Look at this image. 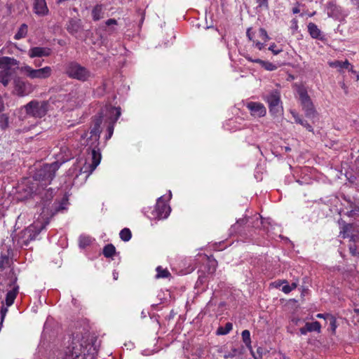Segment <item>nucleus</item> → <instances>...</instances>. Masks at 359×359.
<instances>
[{"label":"nucleus","mask_w":359,"mask_h":359,"mask_svg":"<svg viewBox=\"0 0 359 359\" xmlns=\"http://www.w3.org/2000/svg\"><path fill=\"white\" fill-rule=\"evenodd\" d=\"M104 111H105V108L102 109L100 112L93 116L90 137L88 139V141H92L88 149L91 150L92 156V163L90 165V172L96 168L101 161V153L98 146L100 144V135L102 132L100 127L102 123L103 118L105 116Z\"/></svg>","instance_id":"obj_1"},{"label":"nucleus","mask_w":359,"mask_h":359,"mask_svg":"<svg viewBox=\"0 0 359 359\" xmlns=\"http://www.w3.org/2000/svg\"><path fill=\"white\" fill-rule=\"evenodd\" d=\"M60 165L61 163L58 161H55L50 164H43L39 169L36 170L33 178L35 181L39 182L42 187H46L50 184Z\"/></svg>","instance_id":"obj_2"},{"label":"nucleus","mask_w":359,"mask_h":359,"mask_svg":"<svg viewBox=\"0 0 359 359\" xmlns=\"http://www.w3.org/2000/svg\"><path fill=\"white\" fill-rule=\"evenodd\" d=\"M49 106V100H33L25 104L23 108L25 109L27 115L34 118H42L46 115Z\"/></svg>","instance_id":"obj_3"},{"label":"nucleus","mask_w":359,"mask_h":359,"mask_svg":"<svg viewBox=\"0 0 359 359\" xmlns=\"http://www.w3.org/2000/svg\"><path fill=\"white\" fill-rule=\"evenodd\" d=\"M65 73L69 77L83 82L88 81L91 76V73L87 68L74 61L67 65Z\"/></svg>","instance_id":"obj_4"},{"label":"nucleus","mask_w":359,"mask_h":359,"mask_svg":"<svg viewBox=\"0 0 359 359\" xmlns=\"http://www.w3.org/2000/svg\"><path fill=\"white\" fill-rule=\"evenodd\" d=\"M121 114V107H113L111 104L105 106V121L108 123L107 127V135L106 140H109L114 133V126Z\"/></svg>","instance_id":"obj_5"},{"label":"nucleus","mask_w":359,"mask_h":359,"mask_svg":"<svg viewBox=\"0 0 359 359\" xmlns=\"http://www.w3.org/2000/svg\"><path fill=\"white\" fill-rule=\"evenodd\" d=\"M298 94L302 109L306 117L310 119H314L317 117L318 113L314 107L313 103L309 97L307 90L305 88H299Z\"/></svg>","instance_id":"obj_6"},{"label":"nucleus","mask_w":359,"mask_h":359,"mask_svg":"<svg viewBox=\"0 0 359 359\" xmlns=\"http://www.w3.org/2000/svg\"><path fill=\"white\" fill-rule=\"evenodd\" d=\"M48 222L41 224H34L26 229L22 233V245L27 246L30 241H34L36 237L46 228Z\"/></svg>","instance_id":"obj_7"},{"label":"nucleus","mask_w":359,"mask_h":359,"mask_svg":"<svg viewBox=\"0 0 359 359\" xmlns=\"http://www.w3.org/2000/svg\"><path fill=\"white\" fill-rule=\"evenodd\" d=\"M266 102L269 104V112L273 116H278L283 111L281 105L280 95L278 90H273L266 97Z\"/></svg>","instance_id":"obj_8"},{"label":"nucleus","mask_w":359,"mask_h":359,"mask_svg":"<svg viewBox=\"0 0 359 359\" xmlns=\"http://www.w3.org/2000/svg\"><path fill=\"white\" fill-rule=\"evenodd\" d=\"M22 71L27 74V76L30 79H46L51 74V68L50 67H45L43 68L34 69L29 66H25L22 68Z\"/></svg>","instance_id":"obj_9"},{"label":"nucleus","mask_w":359,"mask_h":359,"mask_svg":"<svg viewBox=\"0 0 359 359\" xmlns=\"http://www.w3.org/2000/svg\"><path fill=\"white\" fill-rule=\"evenodd\" d=\"M13 83L15 91L20 97L25 96L33 90L32 84L20 77H15Z\"/></svg>","instance_id":"obj_10"},{"label":"nucleus","mask_w":359,"mask_h":359,"mask_svg":"<svg viewBox=\"0 0 359 359\" xmlns=\"http://www.w3.org/2000/svg\"><path fill=\"white\" fill-rule=\"evenodd\" d=\"M83 27L81 20L75 18H70L65 26L68 33L76 38H78V34L83 29Z\"/></svg>","instance_id":"obj_11"},{"label":"nucleus","mask_w":359,"mask_h":359,"mask_svg":"<svg viewBox=\"0 0 359 359\" xmlns=\"http://www.w3.org/2000/svg\"><path fill=\"white\" fill-rule=\"evenodd\" d=\"M247 108L250 111L251 115L255 116L263 117L266 113L265 107L260 102H248Z\"/></svg>","instance_id":"obj_12"},{"label":"nucleus","mask_w":359,"mask_h":359,"mask_svg":"<svg viewBox=\"0 0 359 359\" xmlns=\"http://www.w3.org/2000/svg\"><path fill=\"white\" fill-rule=\"evenodd\" d=\"M155 210L157 212V217L159 218H166L170 212V207L164 203L163 196L158 198Z\"/></svg>","instance_id":"obj_13"},{"label":"nucleus","mask_w":359,"mask_h":359,"mask_svg":"<svg viewBox=\"0 0 359 359\" xmlns=\"http://www.w3.org/2000/svg\"><path fill=\"white\" fill-rule=\"evenodd\" d=\"M52 53V50L48 47L36 46L31 48L29 50L28 55L30 57H48Z\"/></svg>","instance_id":"obj_14"},{"label":"nucleus","mask_w":359,"mask_h":359,"mask_svg":"<svg viewBox=\"0 0 359 359\" xmlns=\"http://www.w3.org/2000/svg\"><path fill=\"white\" fill-rule=\"evenodd\" d=\"M18 189V193L22 195V199H27L29 197H32L33 195L37 194V189L33 183L31 185H22L19 187Z\"/></svg>","instance_id":"obj_15"},{"label":"nucleus","mask_w":359,"mask_h":359,"mask_svg":"<svg viewBox=\"0 0 359 359\" xmlns=\"http://www.w3.org/2000/svg\"><path fill=\"white\" fill-rule=\"evenodd\" d=\"M34 13L40 16L47 15L49 12L46 0H34Z\"/></svg>","instance_id":"obj_16"},{"label":"nucleus","mask_w":359,"mask_h":359,"mask_svg":"<svg viewBox=\"0 0 359 359\" xmlns=\"http://www.w3.org/2000/svg\"><path fill=\"white\" fill-rule=\"evenodd\" d=\"M327 15L330 18L337 19L342 14V8L334 2L330 1L327 4Z\"/></svg>","instance_id":"obj_17"},{"label":"nucleus","mask_w":359,"mask_h":359,"mask_svg":"<svg viewBox=\"0 0 359 359\" xmlns=\"http://www.w3.org/2000/svg\"><path fill=\"white\" fill-rule=\"evenodd\" d=\"M307 27L308 32L313 39H318L320 41L325 40L324 35L322 34V32L315 23L309 22Z\"/></svg>","instance_id":"obj_18"},{"label":"nucleus","mask_w":359,"mask_h":359,"mask_svg":"<svg viewBox=\"0 0 359 359\" xmlns=\"http://www.w3.org/2000/svg\"><path fill=\"white\" fill-rule=\"evenodd\" d=\"M41 194L40 204L43 206V208H46L52 201L54 196V189L49 188L43 191Z\"/></svg>","instance_id":"obj_19"},{"label":"nucleus","mask_w":359,"mask_h":359,"mask_svg":"<svg viewBox=\"0 0 359 359\" xmlns=\"http://www.w3.org/2000/svg\"><path fill=\"white\" fill-rule=\"evenodd\" d=\"M18 61L13 57L4 56L0 57V68L6 69L11 68V66H15L18 65Z\"/></svg>","instance_id":"obj_20"},{"label":"nucleus","mask_w":359,"mask_h":359,"mask_svg":"<svg viewBox=\"0 0 359 359\" xmlns=\"http://www.w3.org/2000/svg\"><path fill=\"white\" fill-rule=\"evenodd\" d=\"M208 281V276L205 275V273L203 271L201 272L199 274L198 280L196 283L195 287L198 289H201L202 291L206 290L207 285L206 283Z\"/></svg>","instance_id":"obj_21"},{"label":"nucleus","mask_w":359,"mask_h":359,"mask_svg":"<svg viewBox=\"0 0 359 359\" xmlns=\"http://www.w3.org/2000/svg\"><path fill=\"white\" fill-rule=\"evenodd\" d=\"M11 75L12 74L11 68H6V69L1 70L0 83H1L4 86H7L10 82Z\"/></svg>","instance_id":"obj_22"},{"label":"nucleus","mask_w":359,"mask_h":359,"mask_svg":"<svg viewBox=\"0 0 359 359\" xmlns=\"http://www.w3.org/2000/svg\"><path fill=\"white\" fill-rule=\"evenodd\" d=\"M18 285H15L11 290L7 292L6 296V304L7 306H10L13 304L18 292Z\"/></svg>","instance_id":"obj_23"},{"label":"nucleus","mask_w":359,"mask_h":359,"mask_svg":"<svg viewBox=\"0 0 359 359\" xmlns=\"http://www.w3.org/2000/svg\"><path fill=\"white\" fill-rule=\"evenodd\" d=\"M248 222V217H245L237 220L236 223L231 226V232L240 233L243 231L244 225Z\"/></svg>","instance_id":"obj_24"},{"label":"nucleus","mask_w":359,"mask_h":359,"mask_svg":"<svg viewBox=\"0 0 359 359\" xmlns=\"http://www.w3.org/2000/svg\"><path fill=\"white\" fill-rule=\"evenodd\" d=\"M81 348L74 346H69L65 352L66 359H77L81 355Z\"/></svg>","instance_id":"obj_25"},{"label":"nucleus","mask_w":359,"mask_h":359,"mask_svg":"<svg viewBox=\"0 0 359 359\" xmlns=\"http://www.w3.org/2000/svg\"><path fill=\"white\" fill-rule=\"evenodd\" d=\"M13 264V259L8 255L1 254L0 256V271H3L6 267H11Z\"/></svg>","instance_id":"obj_26"},{"label":"nucleus","mask_w":359,"mask_h":359,"mask_svg":"<svg viewBox=\"0 0 359 359\" xmlns=\"http://www.w3.org/2000/svg\"><path fill=\"white\" fill-rule=\"evenodd\" d=\"M116 248L111 243L106 245L103 248L102 253L104 256L107 258H111L116 254Z\"/></svg>","instance_id":"obj_27"},{"label":"nucleus","mask_w":359,"mask_h":359,"mask_svg":"<svg viewBox=\"0 0 359 359\" xmlns=\"http://www.w3.org/2000/svg\"><path fill=\"white\" fill-rule=\"evenodd\" d=\"M255 61V63L259 64L262 66V67H263L267 71H273L277 69L278 68V67L276 65L269 61H264L259 58H257Z\"/></svg>","instance_id":"obj_28"},{"label":"nucleus","mask_w":359,"mask_h":359,"mask_svg":"<svg viewBox=\"0 0 359 359\" xmlns=\"http://www.w3.org/2000/svg\"><path fill=\"white\" fill-rule=\"evenodd\" d=\"M349 208L351 210L347 211L345 215H346L349 217H355L359 216V207L357 206L353 202L351 201H348Z\"/></svg>","instance_id":"obj_29"},{"label":"nucleus","mask_w":359,"mask_h":359,"mask_svg":"<svg viewBox=\"0 0 359 359\" xmlns=\"http://www.w3.org/2000/svg\"><path fill=\"white\" fill-rule=\"evenodd\" d=\"M28 26L25 23H23L19 27L18 32L15 33L14 36V39L16 40H19L20 39L25 38L27 34Z\"/></svg>","instance_id":"obj_30"},{"label":"nucleus","mask_w":359,"mask_h":359,"mask_svg":"<svg viewBox=\"0 0 359 359\" xmlns=\"http://www.w3.org/2000/svg\"><path fill=\"white\" fill-rule=\"evenodd\" d=\"M305 327L308 332H317L318 333L320 332L321 325L318 321L306 323L305 324Z\"/></svg>","instance_id":"obj_31"},{"label":"nucleus","mask_w":359,"mask_h":359,"mask_svg":"<svg viewBox=\"0 0 359 359\" xmlns=\"http://www.w3.org/2000/svg\"><path fill=\"white\" fill-rule=\"evenodd\" d=\"M233 328V324L231 323H226L224 327L220 326L217 328L216 334L217 335H225L228 334Z\"/></svg>","instance_id":"obj_32"},{"label":"nucleus","mask_w":359,"mask_h":359,"mask_svg":"<svg viewBox=\"0 0 359 359\" xmlns=\"http://www.w3.org/2000/svg\"><path fill=\"white\" fill-rule=\"evenodd\" d=\"M242 339L243 343L245 344L246 347L251 350L252 346H251V339H250V332L248 330H245L241 333Z\"/></svg>","instance_id":"obj_33"},{"label":"nucleus","mask_w":359,"mask_h":359,"mask_svg":"<svg viewBox=\"0 0 359 359\" xmlns=\"http://www.w3.org/2000/svg\"><path fill=\"white\" fill-rule=\"evenodd\" d=\"M92 243L91 237L88 236H81L79 240V245L80 248L84 249L87 246L90 245Z\"/></svg>","instance_id":"obj_34"},{"label":"nucleus","mask_w":359,"mask_h":359,"mask_svg":"<svg viewBox=\"0 0 359 359\" xmlns=\"http://www.w3.org/2000/svg\"><path fill=\"white\" fill-rule=\"evenodd\" d=\"M8 278L9 280L8 286L14 287L16 285L18 277L13 268H11L8 273Z\"/></svg>","instance_id":"obj_35"},{"label":"nucleus","mask_w":359,"mask_h":359,"mask_svg":"<svg viewBox=\"0 0 359 359\" xmlns=\"http://www.w3.org/2000/svg\"><path fill=\"white\" fill-rule=\"evenodd\" d=\"M156 270L157 272L156 275V278H168L171 276L170 273L168 271V269H164L160 266H158Z\"/></svg>","instance_id":"obj_36"},{"label":"nucleus","mask_w":359,"mask_h":359,"mask_svg":"<svg viewBox=\"0 0 359 359\" xmlns=\"http://www.w3.org/2000/svg\"><path fill=\"white\" fill-rule=\"evenodd\" d=\"M92 16L94 21L100 20L102 17V6L96 5L92 11Z\"/></svg>","instance_id":"obj_37"},{"label":"nucleus","mask_w":359,"mask_h":359,"mask_svg":"<svg viewBox=\"0 0 359 359\" xmlns=\"http://www.w3.org/2000/svg\"><path fill=\"white\" fill-rule=\"evenodd\" d=\"M120 238L123 241H129L132 237V233L128 228L123 229L119 233Z\"/></svg>","instance_id":"obj_38"},{"label":"nucleus","mask_w":359,"mask_h":359,"mask_svg":"<svg viewBox=\"0 0 359 359\" xmlns=\"http://www.w3.org/2000/svg\"><path fill=\"white\" fill-rule=\"evenodd\" d=\"M9 126L8 116L6 114L0 115V128L2 130H6Z\"/></svg>","instance_id":"obj_39"},{"label":"nucleus","mask_w":359,"mask_h":359,"mask_svg":"<svg viewBox=\"0 0 359 359\" xmlns=\"http://www.w3.org/2000/svg\"><path fill=\"white\" fill-rule=\"evenodd\" d=\"M68 203V198L67 196H65L62 199L61 201L59 203L58 205H57L55 208L56 212L63 210L66 209V205Z\"/></svg>","instance_id":"obj_40"},{"label":"nucleus","mask_w":359,"mask_h":359,"mask_svg":"<svg viewBox=\"0 0 359 359\" xmlns=\"http://www.w3.org/2000/svg\"><path fill=\"white\" fill-rule=\"evenodd\" d=\"M327 320H329V322H330V329H331L332 333H335V330L337 327L336 318L333 315L331 314V316H328Z\"/></svg>","instance_id":"obj_41"},{"label":"nucleus","mask_w":359,"mask_h":359,"mask_svg":"<svg viewBox=\"0 0 359 359\" xmlns=\"http://www.w3.org/2000/svg\"><path fill=\"white\" fill-rule=\"evenodd\" d=\"M351 228H352V224H348L346 222H343V225H342L340 233L343 234V238H345L347 236L346 233L350 231V229Z\"/></svg>","instance_id":"obj_42"},{"label":"nucleus","mask_w":359,"mask_h":359,"mask_svg":"<svg viewBox=\"0 0 359 359\" xmlns=\"http://www.w3.org/2000/svg\"><path fill=\"white\" fill-rule=\"evenodd\" d=\"M252 356L254 357L255 359H262V356H263V354L264 353V348H262V347H258L257 348V355H255L252 350H250Z\"/></svg>","instance_id":"obj_43"},{"label":"nucleus","mask_w":359,"mask_h":359,"mask_svg":"<svg viewBox=\"0 0 359 359\" xmlns=\"http://www.w3.org/2000/svg\"><path fill=\"white\" fill-rule=\"evenodd\" d=\"M357 245L355 243H351L348 249L351 255L353 257H359V252H357Z\"/></svg>","instance_id":"obj_44"},{"label":"nucleus","mask_w":359,"mask_h":359,"mask_svg":"<svg viewBox=\"0 0 359 359\" xmlns=\"http://www.w3.org/2000/svg\"><path fill=\"white\" fill-rule=\"evenodd\" d=\"M259 36L264 40V41H268L270 39V37L269 36L267 32L264 28H259Z\"/></svg>","instance_id":"obj_45"},{"label":"nucleus","mask_w":359,"mask_h":359,"mask_svg":"<svg viewBox=\"0 0 359 359\" xmlns=\"http://www.w3.org/2000/svg\"><path fill=\"white\" fill-rule=\"evenodd\" d=\"M237 353H238V349L236 348H232L231 350L229 353H226L224 357L226 359L229 358H232L236 355Z\"/></svg>","instance_id":"obj_46"},{"label":"nucleus","mask_w":359,"mask_h":359,"mask_svg":"<svg viewBox=\"0 0 359 359\" xmlns=\"http://www.w3.org/2000/svg\"><path fill=\"white\" fill-rule=\"evenodd\" d=\"M259 8H269V0H256Z\"/></svg>","instance_id":"obj_47"},{"label":"nucleus","mask_w":359,"mask_h":359,"mask_svg":"<svg viewBox=\"0 0 359 359\" xmlns=\"http://www.w3.org/2000/svg\"><path fill=\"white\" fill-rule=\"evenodd\" d=\"M303 127H304L308 131L313 133V128L311 124L308 123L307 121L303 120L302 123H301Z\"/></svg>","instance_id":"obj_48"},{"label":"nucleus","mask_w":359,"mask_h":359,"mask_svg":"<svg viewBox=\"0 0 359 359\" xmlns=\"http://www.w3.org/2000/svg\"><path fill=\"white\" fill-rule=\"evenodd\" d=\"M282 283H285V285L283 286L282 291L285 292V294L290 293L292 290L290 288V285L287 284V282L286 280H283Z\"/></svg>","instance_id":"obj_49"},{"label":"nucleus","mask_w":359,"mask_h":359,"mask_svg":"<svg viewBox=\"0 0 359 359\" xmlns=\"http://www.w3.org/2000/svg\"><path fill=\"white\" fill-rule=\"evenodd\" d=\"M276 45L274 43H272L269 47V50H271L273 53V55H278V53H280L282 51L281 49H276Z\"/></svg>","instance_id":"obj_50"},{"label":"nucleus","mask_w":359,"mask_h":359,"mask_svg":"<svg viewBox=\"0 0 359 359\" xmlns=\"http://www.w3.org/2000/svg\"><path fill=\"white\" fill-rule=\"evenodd\" d=\"M339 65L344 69H349V67L351 66V65L348 62V60H345L344 62H337Z\"/></svg>","instance_id":"obj_51"},{"label":"nucleus","mask_w":359,"mask_h":359,"mask_svg":"<svg viewBox=\"0 0 359 359\" xmlns=\"http://www.w3.org/2000/svg\"><path fill=\"white\" fill-rule=\"evenodd\" d=\"M292 116L294 118V121L297 123L301 124L302 123V121L304 120L302 118H301L297 114L292 112Z\"/></svg>","instance_id":"obj_52"},{"label":"nucleus","mask_w":359,"mask_h":359,"mask_svg":"<svg viewBox=\"0 0 359 359\" xmlns=\"http://www.w3.org/2000/svg\"><path fill=\"white\" fill-rule=\"evenodd\" d=\"M116 24H117L116 20L113 18H110L105 22V25L107 26H111L112 25H116Z\"/></svg>","instance_id":"obj_53"},{"label":"nucleus","mask_w":359,"mask_h":359,"mask_svg":"<svg viewBox=\"0 0 359 359\" xmlns=\"http://www.w3.org/2000/svg\"><path fill=\"white\" fill-rule=\"evenodd\" d=\"M328 316H331L330 313H318L316 317L318 318H324L325 320L328 319Z\"/></svg>","instance_id":"obj_54"},{"label":"nucleus","mask_w":359,"mask_h":359,"mask_svg":"<svg viewBox=\"0 0 359 359\" xmlns=\"http://www.w3.org/2000/svg\"><path fill=\"white\" fill-rule=\"evenodd\" d=\"M208 271L209 273H213L216 271L215 266L214 264H212V266L209 265Z\"/></svg>","instance_id":"obj_55"},{"label":"nucleus","mask_w":359,"mask_h":359,"mask_svg":"<svg viewBox=\"0 0 359 359\" xmlns=\"http://www.w3.org/2000/svg\"><path fill=\"white\" fill-rule=\"evenodd\" d=\"M255 46L259 49V50H262L263 48H264V43L259 42V41H257L255 43Z\"/></svg>","instance_id":"obj_56"},{"label":"nucleus","mask_w":359,"mask_h":359,"mask_svg":"<svg viewBox=\"0 0 359 359\" xmlns=\"http://www.w3.org/2000/svg\"><path fill=\"white\" fill-rule=\"evenodd\" d=\"M4 110V102L2 97L0 96V113Z\"/></svg>","instance_id":"obj_57"},{"label":"nucleus","mask_w":359,"mask_h":359,"mask_svg":"<svg viewBox=\"0 0 359 359\" xmlns=\"http://www.w3.org/2000/svg\"><path fill=\"white\" fill-rule=\"evenodd\" d=\"M250 30H251V28H248L247 29V32H246V35L248 37V39L252 41V36L251 35V33H250Z\"/></svg>","instance_id":"obj_58"},{"label":"nucleus","mask_w":359,"mask_h":359,"mask_svg":"<svg viewBox=\"0 0 359 359\" xmlns=\"http://www.w3.org/2000/svg\"><path fill=\"white\" fill-rule=\"evenodd\" d=\"M299 332L302 334H306V333L308 332V330H306V327L304 326L299 329Z\"/></svg>","instance_id":"obj_59"},{"label":"nucleus","mask_w":359,"mask_h":359,"mask_svg":"<svg viewBox=\"0 0 359 359\" xmlns=\"http://www.w3.org/2000/svg\"><path fill=\"white\" fill-rule=\"evenodd\" d=\"M245 59H246V60H248V61H250V62H255V60L256 59H253L252 57H250V55H245Z\"/></svg>","instance_id":"obj_60"},{"label":"nucleus","mask_w":359,"mask_h":359,"mask_svg":"<svg viewBox=\"0 0 359 359\" xmlns=\"http://www.w3.org/2000/svg\"><path fill=\"white\" fill-rule=\"evenodd\" d=\"M299 12H300V10H299V8L298 7H294V8H292V13H293L294 14L299 13Z\"/></svg>","instance_id":"obj_61"},{"label":"nucleus","mask_w":359,"mask_h":359,"mask_svg":"<svg viewBox=\"0 0 359 359\" xmlns=\"http://www.w3.org/2000/svg\"><path fill=\"white\" fill-rule=\"evenodd\" d=\"M118 277V273L116 271H113V278L114 280H117Z\"/></svg>","instance_id":"obj_62"},{"label":"nucleus","mask_w":359,"mask_h":359,"mask_svg":"<svg viewBox=\"0 0 359 359\" xmlns=\"http://www.w3.org/2000/svg\"><path fill=\"white\" fill-rule=\"evenodd\" d=\"M297 286V284L296 283H292L291 285H290V288H291V290H292L293 289L296 288Z\"/></svg>","instance_id":"obj_63"},{"label":"nucleus","mask_w":359,"mask_h":359,"mask_svg":"<svg viewBox=\"0 0 359 359\" xmlns=\"http://www.w3.org/2000/svg\"><path fill=\"white\" fill-rule=\"evenodd\" d=\"M343 199L346 201L348 203V201H351L349 198H347V197L345 195H343Z\"/></svg>","instance_id":"obj_64"}]
</instances>
